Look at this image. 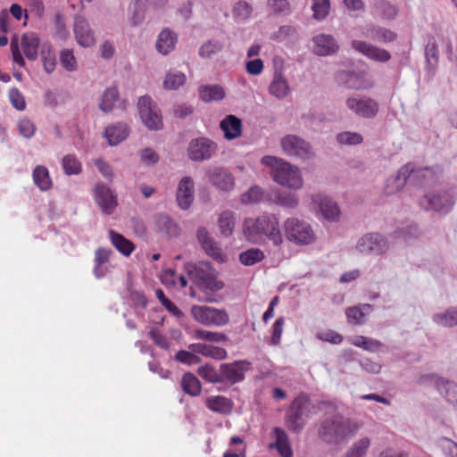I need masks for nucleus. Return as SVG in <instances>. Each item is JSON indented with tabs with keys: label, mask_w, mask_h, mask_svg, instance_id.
Segmentation results:
<instances>
[{
	"label": "nucleus",
	"mask_w": 457,
	"mask_h": 457,
	"mask_svg": "<svg viewBox=\"0 0 457 457\" xmlns=\"http://www.w3.org/2000/svg\"><path fill=\"white\" fill-rule=\"evenodd\" d=\"M243 233L245 239L253 244L261 243L268 238L278 246L283 241L278 219L274 214H263L257 218L245 219Z\"/></svg>",
	"instance_id": "f257e3e1"
},
{
	"label": "nucleus",
	"mask_w": 457,
	"mask_h": 457,
	"mask_svg": "<svg viewBox=\"0 0 457 457\" xmlns=\"http://www.w3.org/2000/svg\"><path fill=\"white\" fill-rule=\"evenodd\" d=\"M356 428L340 413L323 419L318 428V436L327 444L338 445L354 435Z\"/></svg>",
	"instance_id": "f03ea898"
},
{
	"label": "nucleus",
	"mask_w": 457,
	"mask_h": 457,
	"mask_svg": "<svg viewBox=\"0 0 457 457\" xmlns=\"http://www.w3.org/2000/svg\"><path fill=\"white\" fill-rule=\"evenodd\" d=\"M261 162L272 169L271 177L278 184L290 189H300L303 187V180L297 167L270 155L262 157Z\"/></svg>",
	"instance_id": "7ed1b4c3"
},
{
	"label": "nucleus",
	"mask_w": 457,
	"mask_h": 457,
	"mask_svg": "<svg viewBox=\"0 0 457 457\" xmlns=\"http://www.w3.org/2000/svg\"><path fill=\"white\" fill-rule=\"evenodd\" d=\"M407 179H410L416 186L426 187L434 183L436 174L431 169L424 168L414 170L411 164H406L399 170L396 177H392L387 179L386 193L391 194L394 192V189L389 188L390 185L395 184V190H399L406 184Z\"/></svg>",
	"instance_id": "20e7f679"
},
{
	"label": "nucleus",
	"mask_w": 457,
	"mask_h": 457,
	"mask_svg": "<svg viewBox=\"0 0 457 457\" xmlns=\"http://www.w3.org/2000/svg\"><path fill=\"white\" fill-rule=\"evenodd\" d=\"M191 315L204 326L222 327L229 322V316L225 310L206 305H193Z\"/></svg>",
	"instance_id": "39448f33"
},
{
	"label": "nucleus",
	"mask_w": 457,
	"mask_h": 457,
	"mask_svg": "<svg viewBox=\"0 0 457 457\" xmlns=\"http://www.w3.org/2000/svg\"><path fill=\"white\" fill-rule=\"evenodd\" d=\"M285 233L288 240L297 244L308 245L314 240L311 226L297 218H288L284 223Z\"/></svg>",
	"instance_id": "423d86ee"
},
{
	"label": "nucleus",
	"mask_w": 457,
	"mask_h": 457,
	"mask_svg": "<svg viewBox=\"0 0 457 457\" xmlns=\"http://www.w3.org/2000/svg\"><path fill=\"white\" fill-rule=\"evenodd\" d=\"M309 402L305 397L295 398L286 416V425L294 433L303 430L308 417Z\"/></svg>",
	"instance_id": "0eeeda50"
},
{
	"label": "nucleus",
	"mask_w": 457,
	"mask_h": 457,
	"mask_svg": "<svg viewBox=\"0 0 457 457\" xmlns=\"http://www.w3.org/2000/svg\"><path fill=\"white\" fill-rule=\"evenodd\" d=\"M137 108L142 121L149 129L158 130L162 128L160 111L149 96H141L137 102Z\"/></svg>",
	"instance_id": "6e6552de"
},
{
	"label": "nucleus",
	"mask_w": 457,
	"mask_h": 457,
	"mask_svg": "<svg viewBox=\"0 0 457 457\" xmlns=\"http://www.w3.org/2000/svg\"><path fill=\"white\" fill-rule=\"evenodd\" d=\"M217 145L206 137L193 139L187 149L188 156L193 161L208 160L216 152Z\"/></svg>",
	"instance_id": "1a4fd4ad"
},
{
	"label": "nucleus",
	"mask_w": 457,
	"mask_h": 457,
	"mask_svg": "<svg viewBox=\"0 0 457 457\" xmlns=\"http://www.w3.org/2000/svg\"><path fill=\"white\" fill-rule=\"evenodd\" d=\"M281 146L287 155L297 156L303 159L312 155V147L309 143L294 135H288L283 137Z\"/></svg>",
	"instance_id": "9d476101"
},
{
	"label": "nucleus",
	"mask_w": 457,
	"mask_h": 457,
	"mask_svg": "<svg viewBox=\"0 0 457 457\" xmlns=\"http://www.w3.org/2000/svg\"><path fill=\"white\" fill-rule=\"evenodd\" d=\"M73 33L77 43L83 47L93 46L96 37L87 20L82 15L74 18Z\"/></svg>",
	"instance_id": "9b49d317"
},
{
	"label": "nucleus",
	"mask_w": 457,
	"mask_h": 457,
	"mask_svg": "<svg viewBox=\"0 0 457 457\" xmlns=\"http://www.w3.org/2000/svg\"><path fill=\"white\" fill-rule=\"evenodd\" d=\"M352 47L358 53L361 54L370 60L378 62H386L391 59L390 53L378 46L362 40H353Z\"/></svg>",
	"instance_id": "f8f14e48"
},
{
	"label": "nucleus",
	"mask_w": 457,
	"mask_h": 457,
	"mask_svg": "<svg viewBox=\"0 0 457 457\" xmlns=\"http://www.w3.org/2000/svg\"><path fill=\"white\" fill-rule=\"evenodd\" d=\"M357 249L363 253H383L388 249L386 238L378 233H370L362 237L357 244Z\"/></svg>",
	"instance_id": "ddd939ff"
},
{
	"label": "nucleus",
	"mask_w": 457,
	"mask_h": 457,
	"mask_svg": "<svg viewBox=\"0 0 457 457\" xmlns=\"http://www.w3.org/2000/svg\"><path fill=\"white\" fill-rule=\"evenodd\" d=\"M453 204V198L446 191L438 194L426 195L420 200V205L426 210L448 212Z\"/></svg>",
	"instance_id": "4468645a"
},
{
	"label": "nucleus",
	"mask_w": 457,
	"mask_h": 457,
	"mask_svg": "<svg viewBox=\"0 0 457 457\" xmlns=\"http://www.w3.org/2000/svg\"><path fill=\"white\" fill-rule=\"evenodd\" d=\"M251 363L246 361H237L231 363H223L220 367L222 379L233 384L245 378V372L250 369Z\"/></svg>",
	"instance_id": "2eb2a0df"
},
{
	"label": "nucleus",
	"mask_w": 457,
	"mask_h": 457,
	"mask_svg": "<svg viewBox=\"0 0 457 457\" xmlns=\"http://www.w3.org/2000/svg\"><path fill=\"white\" fill-rule=\"evenodd\" d=\"M346 105L357 115L368 119L376 116L378 112V103L371 98L351 97L346 100Z\"/></svg>",
	"instance_id": "dca6fc26"
},
{
	"label": "nucleus",
	"mask_w": 457,
	"mask_h": 457,
	"mask_svg": "<svg viewBox=\"0 0 457 457\" xmlns=\"http://www.w3.org/2000/svg\"><path fill=\"white\" fill-rule=\"evenodd\" d=\"M94 193L95 200L103 212L112 214L117 206V199L111 188L104 184H97Z\"/></svg>",
	"instance_id": "f3484780"
},
{
	"label": "nucleus",
	"mask_w": 457,
	"mask_h": 457,
	"mask_svg": "<svg viewBox=\"0 0 457 457\" xmlns=\"http://www.w3.org/2000/svg\"><path fill=\"white\" fill-rule=\"evenodd\" d=\"M196 236L202 248L210 257L220 262L224 261L220 247L205 228H199Z\"/></svg>",
	"instance_id": "a211bd4d"
},
{
	"label": "nucleus",
	"mask_w": 457,
	"mask_h": 457,
	"mask_svg": "<svg viewBox=\"0 0 457 457\" xmlns=\"http://www.w3.org/2000/svg\"><path fill=\"white\" fill-rule=\"evenodd\" d=\"M194 181L190 177H184L179 183L177 201L180 208L187 210L195 199Z\"/></svg>",
	"instance_id": "6ab92c4d"
},
{
	"label": "nucleus",
	"mask_w": 457,
	"mask_h": 457,
	"mask_svg": "<svg viewBox=\"0 0 457 457\" xmlns=\"http://www.w3.org/2000/svg\"><path fill=\"white\" fill-rule=\"evenodd\" d=\"M210 182L222 191H230L235 186L234 177L223 168H214L208 173Z\"/></svg>",
	"instance_id": "aec40b11"
},
{
	"label": "nucleus",
	"mask_w": 457,
	"mask_h": 457,
	"mask_svg": "<svg viewBox=\"0 0 457 457\" xmlns=\"http://www.w3.org/2000/svg\"><path fill=\"white\" fill-rule=\"evenodd\" d=\"M313 51L319 55H329L338 49L337 41L331 35L320 34L313 37Z\"/></svg>",
	"instance_id": "412c9836"
},
{
	"label": "nucleus",
	"mask_w": 457,
	"mask_h": 457,
	"mask_svg": "<svg viewBox=\"0 0 457 457\" xmlns=\"http://www.w3.org/2000/svg\"><path fill=\"white\" fill-rule=\"evenodd\" d=\"M365 37L384 44L391 43L397 37V34L386 28L370 25L362 33Z\"/></svg>",
	"instance_id": "4be33fe9"
},
{
	"label": "nucleus",
	"mask_w": 457,
	"mask_h": 457,
	"mask_svg": "<svg viewBox=\"0 0 457 457\" xmlns=\"http://www.w3.org/2000/svg\"><path fill=\"white\" fill-rule=\"evenodd\" d=\"M312 201L319 205V209L326 220L334 221L339 217L338 206L327 196L317 195L313 196Z\"/></svg>",
	"instance_id": "5701e85b"
},
{
	"label": "nucleus",
	"mask_w": 457,
	"mask_h": 457,
	"mask_svg": "<svg viewBox=\"0 0 457 457\" xmlns=\"http://www.w3.org/2000/svg\"><path fill=\"white\" fill-rule=\"evenodd\" d=\"M273 432L276 441L270 445V448H275L281 457H292L293 451L286 431L277 427L273 428Z\"/></svg>",
	"instance_id": "b1692460"
},
{
	"label": "nucleus",
	"mask_w": 457,
	"mask_h": 457,
	"mask_svg": "<svg viewBox=\"0 0 457 457\" xmlns=\"http://www.w3.org/2000/svg\"><path fill=\"white\" fill-rule=\"evenodd\" d=\"M220 129L224 132L226 139H235L240 137L242 133L241 120L235 115H228L223 120H221Z\"/></svg>",
	"instance_id": "393cba45"
},
{
	"label": "nucleus",
	"mask_w": 457,
	"mask_h": 457,
	"mask_svg": "<svg viewBox=\"0 0 457 457\" xmlns=\"http://www.w3.org/2000/svg\"><path fill=\"white\" fill-rule=\"evenodd\" d=\"M206 407L217 413L227 415L232 411L234 403L223 395L210 396L205 400Z\"/></svg>",
	"instance_id": "a878e982"
},
{
	"label": "nucleus",
	"mask_w": 457,
	"mask_h": 457,
	"mask_svg": "<svg viewBox=\"0 0 457 457\" xmlns=\"http://www.w3.org/2000/svg\"><path fill=\"white\" fill-rule=\"evenodd\" d=\"M109 238L117 251L125 256H129L135 250V245L130 240L112 229L109 230Z\"/></svg>",
	"instance_id": "bb28decb"
},
{
	"label": "nucleus",
	"mask_w": 457,
	"mask_h": 457,
	"mask_svg": "<svg viewBox=\"0 0 457 457\" xmlns=\"http://www.w3.org/2000/svg\"><path fill=\"white\" fill-rule=\"evenodd\" d=\"M21 45L23 54L29 60L35 61L37 58L39 38L35 34H24Z\"/></svg>",
	"instance_id": "cd10ccee"
},
{
	"label": "nucleus",
	"mask_w": 457,
	"mask_h": 457,
	"mask_svg": "<svg viewBox=\"0 0 457 457\" xmlns=\"http://www.w3.org/2000/svg\"><path fill=\"white\" fill-rule=\"evenodd\" d=\"M34 184L41 190L47 191L52 188L53 181L49 170L43 165H37L32 172Z\"/></svg>",
	"instance_id": "c85d7f7f"
},
{
	"label": "nucleus",
	"mask_w": 457,
	"mask_h": 457,
	"mask_svg": "<svg viewBox=\"0 0 457 457\" xmlns=\"http://www.w3.org/2000/svg\"><path fill=\"white\" fill-rule=\"evenodd\" d=\"M189 348L196 353L206 357H212L217 360H222L227 357V351L224 348L213 346L206 344H192Z\"/></svg>",
	"instance_id": "c756f323"
},
{
	"label": "nucleus",
	"mask_w": 457,
	"mask_h": 457,
	"mask_svg": "<svg viewBox=\"0 0 457 457\" xmlns=\"http://www.w3.org/2000/svg\"><path fill=\"white\" fill-rule=\"evenodd\" d=\"M129 136V128L125 123L109 126L105 129V137L111 145H116Z\"/></svg>",
	"instance_id": "7c9ffc66"
},
{
	"label": "nucleus",
	"mask_w": 457,
	"mask_h": 457,
	"mask_svg": "<svg viewBox=\"0 0 457 457\" xmlns=\"http://www.w3.org/2000/svg\"><path fill=\"white\" fill-rule=\"evenodd\" d=\"M177 43V36L170 29H163L158 37L156 48L162 54H169Z\"/></svg>",
	"instance_id": "2f4dec72"
},
{
	"label": "nucleus",
	"mask_w": 457,
	"mask_h": 457,
	"mask_svg": "<svg viewBox=\"0 0 457 457\" xmlns=\"http://www.w3.org/2000/svg\"><path fill=\"white\" fill-rule=\"evenodd\" d=\"M218 226L221 235L224 237L231 236L236 226L235 212L229 210L223 211L219 216Z\"/></svg>",
	"instance_id": "473e14b6"
},
{
	"label": "nucleus",
	"mask_w": 457,
	"mask_h": 457,
	"mask_svg": "<svg viewBox=\"0 0 457 457\" xmlns=\"http://www.w3.org/2000/svg\"><path fill=\"white\" fill-rule=\"evenodd\" d=\"M154 222L157 228L168 237H177L179 234V227L168 215H157Z\"/></svg>",
	"instance_id": "72a5a7b5"
},
{
	"label": "nucleus",
	"mask_w": 457,
	"mask_h": 457,
	"mask_svg": "<svg viewBox=\"0 0 457 457\" xmlns=\"http://www.w3.org/2000/svg\"><path fill=\"white\" fill-rule=\"evenodd\" d=\"M436 386L449 403L457 404V384L439 378L436 380Z\"/></svg>",
	"instance_id": "f704fd0d"
},
{
	"label": "nucleus",
	"mask_w": 457,
	"mask_h": 457,
	"mask_svg": "<svg viewBox=\"0 0 457 457\" xmlns=\"http://www.w3.org/2000/svg\"><path fill=\"white\" fill-rule=\"evenodd\" d=\"M40 56L45 71L52 73L56 66V55L50 44L44 43L41 45Z\"/></svg>",
	"instance_id": "c9c22d12"
},
{
	"label": "nucleus",
	"mask_w": 457,
	"mask_h": 457,
	"mask_svg": "<svg viewBox=\"0 0 457 457\" xmlns=\"http://www.w3.org/2000/svg\"><path fill=\"white\" fill-rule=\"evenodd\" d=\"M270 93L277 98L286 97L290 91L287 80L281 75L276 74L269 87Z\"/></svg>",
	"instance_id": "e433bc0d"
},
{
	"label": "nucleus",
	"mask_w": 457,
	"mask_h": 457,
	"mask_svg": "<svg viewBox=\"0 0 457 457\" xmlns=\"http://www.w3.org/2000/svg\"><path fill=\"white\" fill-rule=\"evenodd\" d=\"M181 387L183 391L191 395L196 396L201 393V384L198 378L192 373H185L181 379Z\"/></svg>",
	"instance_id": "4c0bfd02"
},
{
	"label": "nucleus",
	"mask_w": 457,
	"mask_h": 457,
	"mask_svg": "<svg viewBox=\"0 0 457 457\" xmlns=\"http://www.w3.org/2000/svg\"><path fill=\"white\" fill-rule=\"evenodd\" d=\"M199 95L203 101H219L225 97V91L221 86H205L199 88Z\"/></svg>",
	"instance_id": "58836bf2"
},
{
	"label": "nucleus",
	"mask_w": 457,
	"mask_h": 457,
	"mask_svg": "<svg viewBox=\"0 0 457 457\" xmlns=\"http://www.w3.org/2000/svg\"><path fill=\"white\" fill-rule=\"evenodd\" d=\"M264 253L259 248H250L239 253L238 260L245 266H252L264 259Z\"/></svg>",
	"instance_id": "ea45409f"
},
{
	"label": "nucleus",
	"mask_w": 457,
	"mask_h": 457,
	"mask_svg": "<svg viewBox=\"0 0 457 457\" xmlns=\"http://www.w3.org/2000/svg\"><path fill=\"white\" fill-rule=\"evenodd\" d=\"M350 343L369 352H377L383 345L380 341L364 336H355L350 339Z\"/></svg>",
	"instance_id": "a19ab883"
},
{
	"label": "nucleus",
	"mask_w": 457,
	"mask_h": 457,
	"mask_svg": "<svg viewBox=\"0 0 457 457\" xmlns=\"http://www.w3.org/2000/svg\"><path fill=\"white\" fill-rule=\"evenodd\" d=\"M119 93L116 87L107 88L101 99L100 109L105 112H110L113 109L115 103L118 101Z\"/></svg>",
	"instance_id": "79ce46f5"
},
{
	"label": "nucleus",
	"mask_w": 457,
	"mask_h": 457,
	"mask_svg": "<svg viewBox=\"0 0 457 457\" xmlns=\"http://www.w3.org/2000/svg\"><path fill=\"white\" fill-rule=\"evenodd\" d=\"M194 336L196 339L212 343H220L228 341V337L220 332H212L205 329H195Z\"/></svg>",
	"instance_id": "37998d69"
},
{
	"label": "nucleus",
	"mask_w": 457,
	"mask_h": 457,
	"mask_svg": "<svg viewBox=\"0 0 457 457\" xmlns=\"http://www.w3.org/2000/svg\"><path fill=\"white\" fill-rule=\"evenodd\" d=\"M275 201L278 204L289 209L296 208L299 204L296 195L286 191L278 192L275 195Z\"/></svg>",
	"instance_id": "c03bdc74"
},
{
	"label": "nucleus",
	"mask_w": 457,
	"mask_h": 457,
	"mask_svg": "<svg viewBox=\"0 0 457 457\" xmlns=\"http://www.w3.org/2000/svg\"><path fill=\"white\" fill-rule=\"evenodd\" d=\"M433 320L443 327L457 326V310L451 308L444 314H436L433 317Z\"/></svg>",
	"instance_id": "a18cd8bd"
},
{
	"label": "nucleus",
	"mask_w": 457,
	"mask_h": 457,
	"mask_svg": "<svg viewBox=\"0 0 457 457\" xmlns=\"http://www.w3.org/2000/svg\"><path fill=\"white\" fill-rule=\"evenodd\" d=\"M62 168L67 175L79 174L81 163L74 154H67L62 158Z\"/></svg>",
	"instance_id": "49530a36"
},
{
	"label": "nucleus",
	"mask_w": 457,
	"mask_h": 457,
	"mask_svg": "<svg viewBox=\"0 0 457 457\" xmlns=\"http://www.w3.org/2000/svg\"><path fill=\"white\" fill-rule=\"evenodd\" d=\"M224 47V44L220 40H209L202 45L199 49V55L204 58H210L213 54L220 53Z\"/></svg>",
	"instance_id": "de8ad7c7"
},
{
	"label": "nucleus",
	"mask_w": 457,
	"mask_h": 457,
	"mask_svg": "<svg viewBox=\"0 0 457 457\" xmlns=\"http://www.w3.org/2000/svg\"><path fill=\"white\" fill-rule=\"evenodd\" d=\"M337 81L345 84L348 88L358 89L361 87V81L359 75L353 72L342 71L337 74Z\"/></svg>",
	"instance_id": "09e8293b"
},
{
	"label": "nucleus",
	"mask_w": 457,
	"mask_h": 457,
	"mask_svg": "<svg viewBox=\"0 0 457 457\" xmlns=\"http://www.w3.org/2000/svg\"><path fill=\"white\" fill-rule=\"evenodd\" d=\"M188 273L192 274L200 282L205 280V278H209L213 274V270L208 263H200L198 265H190L188 267Z\"/></svg>",
	"instance_id": "8fccbe9b"
},
{
	"label": "nucleus",
	"mask_w": 457,
	"mask_h": 457,
	"mask_svg": "<svg viewBox=\"0 0 457 457\" xmlns=\"http://www.w3.org/2000/svg\"><path fill=\"white\" fill-rule=\"evenodd\" d=\"M370 445V441L368 437L361 438L353 445L345 457H364Z\"/></svg>",
	"instance_id": "3c124183"
},
{
	"label": "nucleus",
	"mask_w": 457,
	"mask_h": 457,
	"mask_svg": "<svg viewBox=\"0 0 457 457\" xmlns=\"http://www.w3.org/2000/svg\"><path fill=\"white\" fill-rule=\"evenodd\" d=\"M186 81V76L182 72H170L166 75L163 87L166 89H178Z\"/></svg>",
	"instance_id": "603ef678"
},
{
	"label": "nucleus",
	"mask_w": 457,
	"mask_h": 457,
	"mask_svg": "<svg viewBox=\"0 0 457 457\" xmlns=\"http://www.w3.org/2000/svg\"><path fill=\"white\" fill-rule=\"evenodd\" d=\"M147 0H136L131 18L130 25L136 27L145 20V4Z\"/></svg>",
	"instance_id": "864d4df0"
},
{
	"label": "nucleus",
	"mask_w": 457,
	"mask_h": 457,
	"mask_svg": "<svg viewBox=\"0 0 457 457\" xmlns=\"http://www.w3.org/2000/svg\"><path fill=\"white\" fill-rule=\"evenodd\" d=\"M378 12L385 19L393 20L397 14V9L395 5L385 0H378L375 4Z\"/></svg>",
	"instance_id": "5fc2aeb1"
},
{
	"label": "nucleus",
	"mask_w": 457,
	"mask_h": 457,
	"mask_svg": "<svg viewBox=\"0 0 457 457\" xmlns=\"http://www.w3.org/2000/svg\"><path fill=\"white\" fill-rule=\"evenodd\" d=\"M253 13L252 5L245 1H238L233 9V14L235 18L246 21L249 20Z\"/></svg>",
	"instance_id": "6e6d98bb"
},
{
	"label": "nucleus",
	"mask_w": 457,
	"mask_h": 457,
	"mask_svg": "<svg viewBox=\"0 0 457 457\" xmlns=\"http://www.w3.org/2000/svg\"><path fill=\"white\" fill-rule=\"evenodd\" d=\"M312 9L316 20H322L328 16L330 9L329 0H312Z\"/></svg>",
	"instance_id": "4d7b16f0"
},
{
	"label": "nucleus",
	"mask_w": 457,
	"mask_h": 457,
	"mask_svg": "<svg viewBox=\"0 0 457 457\" xmlns=\"http://www.w3.org/2000/svg\"><path fill=\"white\" fill-rule=\"evenodd\" d=\"M60 62L68 71H73L77 69V61L72 50L63 49L60 53Z\"/></svg>",
	"instance_id": "13d9d810"
},
{
	"label": "nucleus",
	"mask_w": 457,
	"mask_h": 457,
	"mask_svg": "<svg viewBox=\"0 0 457 457\" xmlns=\"http://www.w3.org/2000/svg\"><path fill=\"white\" fill-rule=\"evenodd\" d=\"M267 4L273 14H287L290 12V4L287 0H268Z\"/></svg>",
	"instance_id": "bf43d9fd"
},
{
	"label": "nucleus",
	"mask_w": 457,
	"mask_h": 457,
	"mask_svg": "<svg viewBox=\"0 0 457 457\" xmlns=\"http://www.w3.org/2000/svg\"><path fill=\"white\" fill-rule=\"evenodd\" d=\"M263 196L262 190L257 187H252L241 195V202L245 204L259 203Z\"/></svg>",
	"instance_id": "052dcab7"
},
{
	"label": "nucleus",
	"mask_w": 457,
	"mask_h": 457,
	"mask_svg": "<svg viewBox=\"0 0 457 457\" xmlns=\"http://www.w3.org/2000/svg\"><path fill=\"white\" fill-rule=\"evenodd\" d=\"M200 288L204 292H217L224 287L222 281L218 280L212 274L209 278H205V280L199 283Z\"/></svg>",
	"instance_id": "680f3d73"
},
{
	"label": "nucleus",
	"mask_w": 457,
	"mask_h": 457,
	"mask_svg": "<svg viewBox=\"0 0 457 457\" xmlns=\"http://www.w3.org/2000/svg\"><path fill=\"white\" fill-rule=\"evenodd\" d=\"M337 139L338 143L343 145H359L363 140L361 134L349 131L339 133Z\"/></svg>",
	"instance_id": "e2e57ef3"
},
{
	"label": "nucleus",
	"mask_w": 457,
	"mask_h": 457,
	"mask_svg": "<svg viewBox=\"0 0 457 457\" xmlns=\"http://www.w3.org/2000/svg\"><path fill=\"white\" fill-rule=\"evenodd\" d=\"M12 105L18 111H23L26 108L25 98L18 88H12L8 94Z\"/></svg>",
	"instance_id": "0e129e2a"
},
{
	"label": "nucleus",
	"mask_w": 457,
	"mask_h": 457,
	"mask_svg": "<svg viewBox=\"0 0 457 457\" xmlns=\"http://www.w3.org/2000/svg\"><path fill=\"white\" fill-rule=\"evenodd\" d=\"M18 129L21 136L29 138L34 136L36 132V126L30 120L22 118L18 122Z\"/></svg>",
	"instance_id": "69168bd1"
},
{
	"label": "nucleus",
	"mask_w": 457,
	"mask_h": 457,
	"mask_svg": "<svg viewBox=\"0 0 457 457\" xmlns=\"http://www.w3.org/2000/svg\"><path fill=\"white\" fill-rule=\"evenodd\" d=\"M198 375L208 382L215 383L220 381V375L212 366L204 365L199 367Z\"/></svg>",
	"instance_id": "338daca9"
},
{
	"label": "nucleus",
	"mask_w": 457,
	"mask_h": 457,
	"mask_svg": "<svg viewBox=\"0 0 457 457\" xmlns=\"http://www.w3.org/2000/svg\"><path fill=\"white\" fill-rule=\"evenodd\" d=\"M317 337L322 341L329 342L335 345H339L343 341V337L339 333L330 329L319 332L317 334Z\"/></svg>",
	"instance_id": "774afa93"
}]
</instances>
